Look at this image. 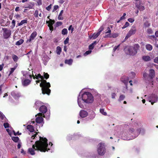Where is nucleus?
I'll list each match as a JSON object with an SVG mask.
<instances>
[{"mask_svg":"<svg viewBox=\"0 0 158 158\" xmlns=\"http://www.w3.org/2000/svg\"><path fill=\"white\" fill-rule=\"evenodd\" d=\"M48 139L46 138L40 137V140L35 142V144L32 145V148L28 149V152L31 155L35 154L34 150L40 151V152H45L50 150L47 148L48 146Z\"/></svg>","mask_w":158,"mask_h":158,"instance_id":"obj_1","label":"nucleus"},{"mask_svg":"<svg viewBox=\"0 0 158 158\" xmlns=\"http://www.w3.org/2000/svg\"><path fill=\"white\" fill-rule=\"evenodd\" d=\"M40 82H41V83L40 84V86L41 87L42 94L49 95L51 92V90L49 89L51 87L50 83L47 82L46 80H44V79L36 81L37 84Z\"/></svg>","mask_w":158,"mask_h":158,"instance_id":"obj_2","label":"nucleus"},{"mask_svg":"<svg viewBox=\"0 0 158 158\" xmlns=\"http://www.w3.org/2000/svg\"><path fill=\"white\" fill-rule=\"evenodd\" d=\"M140 46L138 44H134L133 46H130L125 49L127 55L134 56L135 55L138 51L139 50Z\"/></svg>","mask_w":158,"mask_h":158,"instance_id":"obj_3","label":"nucleus"},{"mask_svg":"<svg viewBox=\"0 0 158 158\" xmlns=\"http://www.w3.org/2000/svg\"><path fill=\"white\" fill-rule=\"evenodd\" d=\"M82 99L86 103H91L94 101V97L91 93L87 92L82 95Z\"/></svg>","mask_w":158,"mask_h":158,"instance_id":"obj_4","label":"nucleus"},{"mask_svg":"<svg viewBox=\"0 0 158 158\" xmlns=\"http://www.w3.org/2000/svg\"><path fill=\"white\" fill-rule=\"evenodd\" d=\"M98 147L97 149L98 154L101 156L103 155L106 152V148L104 143H100L98 145Z\"/></svg>","mask_w":158,"mask_h":158,"instance_id":"obj_5","label":"nucleus"},{"mask_svg":"<svg viewBox=\"0 0 158 158\" xmlns=\"http://www.w3.org/2000/svg\"><path fill=\"white\" fill-rule=\"evenodd\" d=\"M3 31V37L4 39H8L10 37L11 35V31L6 28H2Z\"/></svg>","mask_w":158,"mask_h":158,"instance_id":"obj_6","label":"nucleus"},{"mask_svg":"<svg viewBox=\"0 0 158 158\" xmlns=\"http://www.w3.org/2000/svg\"><path fill=\"white\" fill-rule=\"evenodd\" d=\"M136 31L137 30L135 26L134 25L133 26L126 36L125 40H127L131 36L134 35Z\"/></svg>","mask_w":158,"mask_h":158,"instance_id":"obj_7","label":"nucleus"},{"mask_svg":"<svg viewBox=\"0 0 158 158\" xmlns=\"http://www.w3.org/2000/svg\"><path fill=\"white\" fill-rule=\"evenodd\" d=\"M155 71L152 69H150L149 71V74L148 75L150 81L152 82V79L155 77Z\"/></svg>","mask_w":158,"mask_h":158,"instance_id":"obj_8","label":"nucleus"},{"mask_svg":"<svg viewBox=\"0 0 158 158\" xmlns=\"http://www.w3.org/2000/svg\"><path fill=\"white\" fill-rule=\"evenodd\" d=\"M37 35V33L36 31H33L31 34L30 38L28 39L26 43L30 42L32 40H33L36 37Z\"/></svg>","mask_w":158,"mask_h":158,"instance_id":"obj_9","label":"nucleus"},{"mask_svg":"<svg viewBox=\"0 0 158 158\" xmlns=\"http://www.w3.org/2000/svg\"><path fill=\"white\" fill-rule=\"evenodd\" d=\"M149 102L154 101V102H157L158 100V97L155 94H152L150 98Z\"/></svg>","mask_w":158,"mask_h":158,"instance_id":"obj_10","label":"nucleus"},{"mask_svg":"<svg viewBox=\"0 0 158 158\" xmlns=\"http://www.w3.org/2000/svg\"><path fill=\"white\" fill-rule=\"evenodd\" d=\"M79 114L81 118H83L86 117L88 115V113L85 110H81Z\"/></svg>","mask_w":158,"mask_h":158,"instance_id":"obj_11","label":"nucleus"},{"mask_svg":"<svg viewBox=\"0 0 158 158\" xmlns=\"http://www.w3.org/2000/svg\"><path fill=\"white\" fill-rule=\"evenodd\" d=\"M39 110L40 112L44 114L47 111V107L43 105L40 107Z\"/></svg>","mask_w":158,"mask_h":158,"instance_id":"obj_12","label":"nucleus"},{"mask_svg":"<svg viewBox=\"0 0 158 158\" xmlns=\"http://www.w3.org/2000/svg\"><path fill=\"white\" fill-rule=\"evenodd\" d=\"M31 82L30 80L26 79L22 81V84L23 86H26L29 85Z\"/></svg>","mask_w":158,"mask_h":158,"instance_id":"obj_13","label":"nucleus"},{"mask_svg":"<svg viewBox=\"0 0 158 158\" xmlns=\"http://www.w3.org/2000/svg\"><path fill=\"white\" fill-rule=\"evenodd\" d=\"M43 121V118L41 117H38L35 119V122L36 123H41Z\"/></svg>","mask_w":158,"mask_h":158,"instance_id":"obj_14","label":"nucleus"},{"mask_svg":"<svg viewBox=\"0 0 158 158\" xmlns=\"http://www.w3.org/2000/svg\"><path fill=\"white\" fill-rule=\"evenodd\" d=\"M27 128L30 132H33L34 131V127L31 125H28L27 127Z\"/></svg>","mask_w":158,"mask_h":158,"instance_id":"obj_15","label":"nucleus"},{"mask_svg":"<svg viewBox=\"0 0 158 158\" xmlns=\"http://www.w3.org/2000/svg\"><path fill=\"white\" fill-rule=\"evenodd\" d=\"M35 77L33 75H32L33 78L34 79L36 78L37 80H39V78H40L41 79H44L43 76H41L40 74H38L37 75H35Z\"/></svg>","mask_w":158,"mask_h":158,"instance_id":"obj_16","label":"nucleus"},{"mask_svg":"<svg viewBox=\"0 0 158 158\" xmlns=\"http://www.w3.org/2000/svg\"><path fill=\"white\" fill-rule=\"evenodd\" d=\"M100 34H99L98 32L96 34L94 33L91 36H90V39H91L92 38L94 40L95 39L98 37V36L100 35Z\"/></svg>","mask_w":158,"mask_h":158,"instance_id":"obj_17","label":"nucleus"},{"mask_svg":"<svg viewBox=\"0 0 158 158\" xmlns=\"http://www.w3.org/2000/svg\"><path fill=\"white\" fill-rule=\"evenodd\" d=\"M145 47L146 49L149 51H151L153 48L152 46L149 44H146V45Z\"/></svg>","mask_w":158,"mask_h":158,"instance_id":"obj_18","label":"nucleus"},{"mask_svg":"<svg viewBox=\"0 0 158 158\" xmlns=\"http://www.w3.org/2000/svg\"><path fill=\"white\" fill-rule=\"evenodd\" d=\"M27 20L23 19V20H21L20 23H18L17 24V25L18 26H20L24 24L27 23Z\"/></svg>","mask_w":158,"mask_h":158,"instance_id":"obj_19","label":"nucleus"},{"mask_svg":"<svg viewBox=\"0 0 158 158\" xmlns=\"http://www.w3.org/2000/svg\"><path fill=\"white\" fill-rule=\"evenodd\" d=\"M142 59L145 61H149L151 60L150 58L148 56H143L142 57Z\"/></svg>","mask_w":158,"mask_h":158,"instance_id":"obj_20","label":"nucleus"},{"mask_svg":"<svg viewBox=\"0 0 158 158\" xmlns=\"http://www.w3.org/2000/svg\"><path fill=\"white\" fill-rule=\"evenodd\" d=\"M150 25L151 24L149 23V21L148 20H146L143 24V26L145 28H146L150 26Z\"/></svg>","mask_w":158,"mask_h":158,"instance_id":"obj_21","label":"nucleus"},{"mask_svg":"<svg viewBox=\"0 0 158 158\" xmlns=\"http://www.w3.org/2000/svg\"><path fill=\"white\" fill-rule=\"evenodd\" d=\"M73 62V60L72 59H70L69 60H65V63L68 64L69 65H71Z\"/></svg>","mask_w":158,"mask_h":158,"instance_id":"obj_22","label":"nucleus"},{"mask_svg":"<svg viewBox=\"0 0 158 158\" xmlns=\"http://www.w3.org/2000/svg\"><path fill=\"white\" fill-rule=\"evenodd\" d=\"M24 41L23 39H20L19 41H17L15 43L16 45H20L22 44L24 42Z\"/></svg>","mask_w":158,"mask_h":158,"instance_id":"obj_23","label":"nucleus"},{"mask_svg":"<svg viewBox=\"0 0 158 158\" xmlns=\"http://www.w3.org/2000/svg\"><path fill=\"white\" fill-rule=\"evenodd\" d=\"M63 13V10H61L60 13H59L58 17V19L59 20H63V17L62 16V14Z\"/></svg>","mask_w":158,"mask_h":158,"instance_id":"obj_24","label":"nucleus"},{"mask_svg":"<svg viewBox=\"0 0 158 158\" xmlns=\"http://www.w3.org/2000/svg\"><path fill=\"white\" fill-rule=\"evenodd\" d=\"M61 52V48L60 46H57L56 48V53L58 55H60Z\"/></svg>","mask_w":158,"mask_h":158,"instance_id":"obj_25","label":"nucleus"},{"mask_svg":"<svg viewBox=\"0 0 158 158\" xmlns=\"http://www.w3.org/2000/svg\"><path fill=\"white\" fill-rule=\"evenodd\" d=\"M143 77L145 79L148 80V81H150L149 78V76H148V74L146 73H144L143 74Z\"/></svg>","mask_w":158,"mask_h":158,"instance_id":"obj_26","label":"nucleus"},{"mask_svg":"<svg viewBox=\"0 0 158 158\" xmlns=\"http://www.w3.org/2000/svg\"><path fill=\"white\" fill-rule=\"evenodd\" d=\"M136 7L140 11H142L145 9L144 7L142 5H139L137 6Z\"/></svg>","mask_w":158,"mask_h":158,"instance_id":"obj_27","label":"nucleus"},{"mask_svg":"<svg viewBox=\"0 0 158 158\" xmlns=\"http://www.w3.org/2000/svg\"><path fill=\"white\" fill-rule=\"evenodd\" d=\"M12 57L14 61L15 62H16L18 59V57L14 54H13L12 55Z\"/></svg>","mask_w":158,"mask_h":158,"instance_id":"obj_28","label":"nucleus"},{"mask_svg":"<svg viewBox=\"0 0 158 158\" xmlns=\"http://www.w3.org/2000/svg\"><path fill=\"white\" fill-rule=\"evenodd\" d=\"M11 139L15 142H17L19 140V138L18 137L13 136L12 137Z\"/></svg>","mask_w":158,"mask_h":158,"instance_id":"obj_29","label":"nucleus"},{"mask_svg":"<svg viewBox=\"0 0 158 158\" xmlns=\"http://www.w3.org/2000/svg\"><path fill=\"white\" fill-rule=\"evenodd\" d=\"M49 75L48 73H44V78L47 80L49 78Z\"/></svg>","mask_w":158,"mask_h":158,"instance_id":"obj_30","label":"nucleus"},{"mask_svg":"<svg viewBox=\"0 0 158 158\" xmlns=\"http://www.w3.org/2000/svg\"><path fill=\"white\" fill-rule=\"evenodd\" d=\"M125 96L124 95L122 94L120 95L119 97V98L118 99V101H121L124 100L125 98Z\"/></svg>","mask_w":158,"mask_h":158,"instance_id":"obj_31","label":"nucleus"},{"mask_svg":"<svg viewBox=\"0 0 158 158\" xmlns=\"http://www.w3.org/2000/svg\"><path fill=\"white\" fill-rule=\"evenodd\" d=\"M67 30L66 28H64L62 31V34L63 35L67 34Z\"/></svg>","mask_w":158,"mask_h":158,"instance_id":"obj_32","label":"nucleus"},{"mask_svg":"<svg viewBox=\"0 0 158 158\" xmlns=\"http://www.w3.org/2000/svg\"><path fill=\"white\" fill-rule=\"evenodd\" d=\"M16 69V67H14V68H12L10 69V71L9 76H10L12 73L14 72V70Z\"/></svg>","mask_w":158,"mask_h":158,"instance_id":"obj_33","label":"nucleus"},{"mask_svg":"<svg viewBox=\"0 0 158 158\" xmlns=\"http://www.w3.org/2000/svg\"><path fill=\"white\" fill-rule=\"evenodd\" d=\"M147 32L149 34H152L153 33V31L151 28H148L147 31Z\"/></svg>","mask_w":158,"mask_h":158,"instance_id":"obj_34","label":"nucleus"},{"mask_svg":"<svg viewBox=\"0 0 158 158\" xmlns=\"http://www.w3.org/2000/svg\"><path fill=\"white\" fill-rule=\"evenodd\" d=\"M129 25L130 24L129 23L127 22L125 23V25L122 27V28L123 29H124L129 26Z\"/></svg>","mask_w":158,"mask_h":158,"instance_id":"obj_35","label":"nucleus"},{"mask_svg":"<svg viewBox=\"0 0 158 158\" xmlns=\"http://www.w3.org/2000/svg\"><path fill=\"white\" fill-rule=\"evenodd\" d=\"M100 111L101 113L102 114L106 115L107 114L104 111V109H101L100 110Z\"/></svg>","mask_w":158,"mask_h":158,"instance_id":"obj_36","label":"nucleus"},{"mask_svg":"<svg viewBox=\"0 0 158 158\" xmlns=\"http://www.w3.org/2000/svg\"><path fill=\"white\" fill-rule=\"evenodd\" d=\"M34 16L36 18H37L38 17V11L37 10L35 11V13L34 14Z\"/></svg>","mask_w":158,"mask_h":158,"instance_id":"obj_37","label":"nucleus"},{"mask_svg":"<svg viewBox=\"0 0 158 158\" xmlns=\"http://www.w3.org/2000/svg\"><path fill=\"white\" fill-rule=\"evenodd\" d=\"M118 35V34L117 33H113L111 34V37L115 38L117 37Z\"/></svg>","mask_w":158,"mask_h":158,"instance_id":"obj_38","label":"nucleus"},{"mask_svg":"<svg viewBox=\"0 0 158 158\" xmlns=\"http://www.w3.org/2000/svg\"><path fill=\"white\" fill-rule=\"evenodd\" d=\"M15 22L16 21L15 20H12L11 23L12 24V26H11V27L12 28H14L15 27Z\"/></svg>","mask_w":158,"mask_h":158,"instance_id":"obj_39","label":"nucleus"},{"mask_svg":"<svg viewBox=\"0 0 158 158\" xmlns=\"http://www.w3.org/2000/svg\"><path fill=\"white\" fill-rule=\"evenodd\" d=\"M104 28V27L103 26H101L99 28V31L98 32L100 34L101 32L103 30Z\"/></svg>","mask_w":158,"mask_h":158,"instance_id":"obj_40","label":"nucleus"},{"mask_svg":"<svg viewBox=\"0 0 158 158\" xmlns=\"http://www.w3.org/2000/svg\"><path fill=\"white\" fill-rule=\"evenodd\" d=\"M62 24V23L60 22H57L56 23V27H58L61 26Z\"/></svg>","mask_w":158,"mask_h":158,"instance_id":"obj_41","label":"nucleus"},{"mask_svg":"<svg viewBox=\"0 0 158 158\" xmlns=\"http://www.w3.org/2000/svg\"><path fill=\"white\" fill-rule=\"evenodd\" d=\"M55 21L54 20L50 19V23L48 25H52L54 23Z\"/></svg>","mask_w":158,"mask_h":158,"instance_id":"obj_42","label":"nucleus"},{"mask_svg":"<svg viewBox=\"0 0 158 158\" xmlns=\"http://www.w3.org/2000/svg\"><path fill=\"white\" fill-rule=\"evenodd\" d=\"M3 126L5 128H8L9 127V124L7 123H5L3 124Z\"/></svg>","mask_w":158,"mask_h":158,"instance_id":"obj_43","label":"nucleus"},{"mask_svg":"<svg viewBox=\"0 0 158 158\" xmlns=\"http://www.w3.org/2000/svg\"><path fill=\"white\" fill-rule=\"evenodd\" d=\"M59 8V6L58 5H55L54 6L53 9L52 10V12H54Z\"/></svg>","mask_w":158,"mask_h":158,"instance_id":"obj_44","label":"nucleus"},{"mask_svg":"<svg viewBox=\"0 0 158 158\" xmlns=\"http://www.w3.org/2000/svg\"><path fill=\"white\" fill-rule=\"evenodd\" d=\"M127 20L130 23H132L134 21V19L133 18H130L128 19Z\"/></svg>","mask_w":158,"mask_h":158,"instance_id":"obj_45","label":"nucleus"},{"mask_svg":"<svg viewBox=\"0 0 158 158\" xmlns=\"http://www.w3.org/2000/svg\"><path fill=\"white\" fill-rule=\"evenodd\" d=\"M120 45L119 44L117 46H115L113 49V51L115 52L117 49L118 50V48L119 47Z\"/></svg>","mask_w":158,"mask_h":158,"instance_id":"obj_46","label":"nucleus"},{"mask_svg":"<svg viewBox=\"0 0 158 158\" xmlns=\"http://www.w3.org/2000/svg\"><path fill=\"white\" fill-rule=\"evenodd\" d=\"M69 38L68 37H67L65 40L64 41V44H66L69 42Z\"/></svg>","mask_w":158,"mask_h":158,"instance_id":"obj_47","label":"nucleus"},{"mask_svg":"<svg viewBox=\"0 0 158 158\" xmlns=\"http://www.w3.org/2000/svg\"><path fill=\"white\" fill-rule=\"evenodd\" d=\"M68 30H71V33H72L73 31L74 28L72 27V25H71L68 28Z\"/></svg>","mask_w":158,"mask_h":158,"instance_id":"obj_48","label":"nucleus"},{"mask_svg":"<svg viewBox=\"0 0 158 158\" xmlns=\"http://www.w3.org/2000/svg\"><path fill=\"white\" fill-rule=\"evenodd\" d=\"M94 47V45L92 44L89 46V49L90 50L93 49Z\"/></svg>","mask_w":158,"mask_h":158,"instance_id":"obj_49","label":"nucleus"},{"mask_svg":"<svg viewBox=\"0 0 158 158\" xmlns=\"http://www.w3.org/2000/svg\"><path fill=\"white\" fill-rule=\"evenodd\" d=\"M13 132H14V135L15 136H16L17 135H21V133H19V131H18L17 132V133H16L15 131H13Z\"/></svg>","mask_w":158,"mask_h":158,"instance_id":"obj_50","label":"nucleus"},{"mask_svg":"<svg viewBox=\"0 0 158 158\" xmlns=\"http://www.w3.org/2000/svg\"><path fill=\"white\" fill-rule=\"evenodd\" d=\"M48 27H49V29L51 31H52L53 30V27L52 25H48Z\"/></svg>","mask_w":158,"mask_h":158,"instance_id":"obj_51","label":"nucleus"},{"mask_svg":"<svg viewBox=\"0 0 158 158\" xmlns=\"http://www.w3.org/2000/svg\"><path fill=\"white\" fill-rule=\"evenodd\" d=\"M107 31L106 32V33H111V31L110 30L109 27H108L107 28Z\"/></svg>","mask_w":158,"mask_h":158,"instance_id":"obj_52","label":"nucleus"},{"mask_svg":"<svg viewBox=\"0 0 158 158\" xmlns=\"http://www.w3.org/2000/svg\"><path fill=\"white\" fill-rule=\"evenodd\" d=\"M78 103L79 106L81 108H83V107H84L83 105H82L81 104V103L79 102L78 100Z\"/></svg>","mask_w":158,"mask_h":158,"instance_id":"obj_53","label":"nucleus"},{"mask_svg":"<svg viewBox=\"0 0 158 158\" xmlns=\"http://www.w3.org/2000/svg\"><path fill=\"white\" fill-rule=\"evenodd\" d=\"M51 6H52V5L51 4H50L46 8V9L48 10V11H49L51 8Z\"/></svg>","mask_w":158,"mask_h":158,"instance_id":"obj_54","label":"nucleus"},{"mask_svg":"<svg viewBox=\"0 0 158 158\" xmlns=\"http://www.w3.org/2000/svg\"><path fill=\"white\" fill-rule=\"evenodd\" d=\"M91 51L90 50H88L87 51H86L85 53L84 54V55H88L91 53Z\"/></svg>","mask_w":158,"mask_h":158,"instance_id":"obj_55","label":"nucleus"},{"mask_svg":"<svg viewBox=\"0 0 158 158\" xmlns=\"http://www.w3.org/2000/svg\"><path fill=\"white\" fill-rule=\"evenodd\" d=\"M154 62L155 63L158 64V57H156L154 59Z\"/></svg>","mask_w":158,"mask_h":158,"instance_id":"obj_56","label":"nucleus"},{"mask_svg":"<svg viewBox=\"0 0 158 158\" xmlns=\"http://www.w3.org/2000/svg\"><path fill=\"white\" fill-rule=\"evenodd\" d=\"M116 96V94L115 93H112L111 97L112 98H113V99L115 98Z\"/></svg>","mask_w":158,"mask_h":158,"instance_id":"obj_57","label":"nucleus"},{"mask_svg":"<svg viewBox=\"0 0 158 158\" xmlns=\"http://www.w3.org/2000/svg\"><path fill=\"white\" fill-rule=\"evenodd\" d=\"M105 37H111V34L110 33H109L105 36Z\"/></svg>","mask_w":158,"mask_h":158,"instance_id":"obj_58","label":"nucleus"},{"mask_svg":"<svg viewBox=\"0 0 158 158\" xmlns=\"http://www.w3.org/2000/svg\"><path fill=\"white\" fill-rule=\"evenodd\" d=\"M3 66L4 64H3L0 65V71H1L2 70Z\"/></svg>","mask_w":158,"mask_h":158,"instance_id":"obj_59","label":"nucleus"},{"mask_svg":"<svg viewBox=\"0 0 158 158\" xmlns=\"http://www.w3.org/2000/svg\"><path fill=\"white\" fill-rule=\"evenodd\" d=\"M129 131L131 133H133L134 132V130L133 128H130L129 129Z\"/></svg>","mask_w":158,"mask_h":158,"instance_id":"obj_60","label":"nucleus"},{"mask_svg":"<svg viewBox=\"0 0 158 158\" xmlns=\"http://www.w3.org/2000/svg\"><path fill=\"white\" fill-rule=\"evenodd\" d=\"M11 94L12 96H13V97L15 96L16 95L15 93V92H14V91L12 92L11 93Z\"/></svg>","mask_w":158,"mask_h":158,"instance_id":"obj_61","label":"nucleus"},{"mask_svg":"<svg viewBox=\"0 0 158 158\" xmlns=\"http://www.w3.org/2000/svg\"><path fill=\"white\" fill-rule=\"evenodd\" d=\"M155 35L156 37H158V31H156L155 33Z\"/></svg>","mask_w":158,"mask_h":158,"instance_id":"obj_62","label":"nucleus"},{"mask_svg":"<svg viewBox=\"0 0 158 158\" xmlns=\"http://www.w3.org/2000/svg\"><path fill=\"white\" fill-rule=\"evenodd\" d=\"M15 16L16 18L17 19H19V18L20 17V16L18 14L16 15H15Z\"/></svg>","mask_w":158,"mask_h":158,"instance_id":"obj_63","label":"nucleus"},{"mask_svg":"<svg viewBox=\"0 0 158 158\" xmlns=\"http://www.w3.org/2000/svg\"><path fill=\"white\" fill-rule=\"evenodd\" d=\"M19 7H16L15 9V11H19Z\"/></svg>","mask_w":158,"mask_h":158,"instance_id":"obj_64","label":"nucleus"}]
</instances>
